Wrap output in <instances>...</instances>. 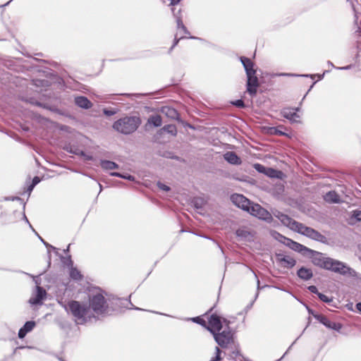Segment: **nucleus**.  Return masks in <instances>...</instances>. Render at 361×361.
Segmentation results:
<instances>
[{
  "label": "nucleus",
  "mask_w": 361,
  "mask_h": 361,
  "mask_svg": "<svg viewBox=\"0 0 361 361\" xmlns=\"http://www.w3.org/2000/svg\"><path fill=\"white\" fill-rule=\"evenodd\" d=\"M310 253L312 254L311 257L312 263L319 267L343 275L348 274L350 271V268L340 261L335 260L330 257H326L323 254L314 250L310 252Z\"/></svg>",
  "instance_id": "nucleus-1"
},
{
  "label": "nucleus",
  "mask_w": 361,
  "mask_h": 361,
  "mask_svg": "<svg viewBox=\"0 0 361 361\" xmlns=\"http://www.w3.org/2000/svg\"><path fill=\"white\" fill-rule=\"evenodd\" d=\"M65 310L70 313L78 324H85L95 316L86 303L77 300H69L64 305Z\"/></svg>",
  "instance_id": "nucleus-2"
},
{
  "label": "nucleus",
  "mask_w": 361,
  "mask_h": 361,
  "mask_svg": "<svg viewBox=\"0 0 361 361\" xmlns=\"http://www.w3.org/2000/svg\"><path fill=\"white\" fill-rule=\"evenodd\" d=\"M140 124V117L126 116L114 122L113 128L122 134L128 135L134 133Z\"/></svg>",
  "instance_id": "nucleus-3"
},
{
  "label": "nucleus",
  "mask_w": 361,
  "mask_h": 361,
  "mask_svg": "<svg viewBox=\"0 0 361 361\" xmlns=\"http://www.w3.org/2000/svg\"><path fill=\"white\" fill-rule=\"evenodd\" d=\"M88 307L94 314H103L107 311L109 305L100 289H97L89 296Z\"/></svg>",
  "instance_id": "nucleus-4"
},
{
  "label": "nucleus",
  "mask_w": 361,
  "mask_h": 361,
  "mask_svg": "<svg viewBox=\"0 0 361 361\" xmlns=\"http://www.w3.org/2000/svg\"><path fill=\"white\" fill-rule=\"evenodd\" d=\"M214 307H211L204 316L207 319V330L211 334L221 331L226 325H230V321L226 318L219 316L216 313L213 312Z\"/></svg>",
  "instance_id": "nucleus-5"
},
{
  "label": "nucleus",
  "mask_w": 361,
  "mask_h": 361,
  "mask_svg": "<svg viewBox=\"0 0 361 361\" xmlns=\"http://www.w3.org/2000/svg\"><path fill=\"white\" fill-rule=\"evenodd\" d=\"M224 329L212 334L215 341L222 348H226L230 344L233 343V332L229 325H226Z\"/></svg>",
  "instance_id": "nucleus-6"
},
{
  "label": "nucleus",
  "mask_w": 361,
  "mask_h": 361,
  "mask_svg": "<svg viewBox=\"0 0 361 361\" xmlns=\"http://www.w3.org/2000/svg\"><path fill=\"white\" fill-rule=\"evenodd\" d=\"M294 231L298 232L303 235H305L312 240H317L322 243H324L326 238L324 235L320 233L319 231L314 230L311 227L306 226L302 223L298 222Z\"/></svg>",
  "instance_id": "nucleus-7"
},
{
  "label": "nucleus",
  "mask_w": 361,
  "mask_h": 361,
  "mask_svg": "<svg viewBox=\"0 0 361 361\" xmlns=\"http://www.w3.org/2000/svg\"><path fill=\"white\" fill-rule=\"evenodd\" d=\"M312 315L317 321L323 324L328 329L338 331L341 329L343 326L341 323L332 322L329 320L328 317H326L325 315L322 314H312Z\"/></svg>",
  "instance_id": "nucleus-8"
},
{
  "label": "nucleus",
  "mask_w": 361,
  "mask_h": 361,
  "mask_svg": "<svg viewBox=\"0 0 361 361\" xmlns=\"http://www.w3.org/2000/svg\"><path fill=\"white\" fill-rule=\"evenodd\" d=\"M233 204L245 211L249 210L251 202L243 195L234 194L231 197Z\"/></svg>",
  "instance_id": "nucleus-9"
},
{
  "label": "nucleus",
  "mask_w": 361,
  "mask_h": 361,
  "mask_svg": "<svg viewBox=\"0 0 361 361\" xmlns=\"http://www.w3.org/2000/svg\"><path fill=\"white\" fill-rule=\"evenodd\" d=\"M247 92L251 95L255 96L257 94V87L259 85V80L256 74L247 75Z\"/></svg>",
  "instance_id": "nucleus-10"
},
{
  "label": "nucleus",
  "mask_w": 361,
  "mask_h": 361,
  "mask_svg": "<svg viewBox=\"0 0 361 361\" xmlns=\"http://www.w3.org/2000/svg\"><path fill=\"white\" fill-rule=\"evenodd\" d=\"M298 108H283L281 110V115L284 118L288 119L292 123L300 122V115L298 114Z\"/></svg>",
  "instance_id": "nucleus-11"
},
{
  "label": "nucleus",
  "mask_w": 361,
  "mask_h": 361,
  "mask_svg": "<svg viewBox=\"0 0 361 361\" xmlns=\"http://www.w3.org/2000/svg\"><path fill=\"white\" fill-rule=\"evenodd\" d=\"M274 216L279 219L284 226L290 228L293 231L295 230L298 224V221H296L289 216L283 214L281 212H277L274 214Z\"/></svg>",
  "instance_id": "nucleus-12"
},
{
  "label": "nucleus",
  "mask_w": 361,
  "mask_h": 361,
  "mask_svg": "<svg viewBox=\"0 0 361 361\" xmlns=\"http://www.w3.org/2000/svg\"><path fill=\"white\" fill-rule=\"evenodd\" d=\"M276 260L281 267L287 269L293 267L296 263L292 257L283 254H277Z\"/></svg>",
  "instance_id": "nucleus-13"
},
{
  "label": "nucleus",
  "mask_w": 361,
  "mask_h": 361,
  "mask_svg": "<svg viewBox=\"0 0 361 361\" xmlns=\"http://www.w3.org/2000/svg\"><path fill=\"white\" fill-rule=\"evenodd\" d=\"M252 215L259 217V219H265L269 214L268 212L262 208L259 204L251 202L249 210H247Z\"/></svg>",
  "instance_id": "nucleus-14"
},
{
  "label": "nucleus",
  "mask_w": 361,
  "mask_h": 361,
  "mask_svg": "<svg viewBox=\"0 0 361 361\" xmlns=\"http://www.w3.org/2000/svg\"><path fill=\"white\" fill-rule=\"evenodd\" d=\"M287 245L292 250L296 251V252H301V253H303V254H305L307 252L310 253V252H312V250L307 248V247L297 243V242H295L290 239H287Z\"/></svg>",
  "instance_id": "nucleus-15"
},
{
  "label": "nucleus",
  "mask_w": 361,
  "mask_h": 361,
  "mask_svg": "<svg viewBox=\"0 0 361 361\" xmlns=\"http://www.w3.org/2000/svg\"><path fill=\"white\" fill-rule=\"evenodd\" d=\"M240 60L245 68L246 75L256 74V70L254 68L255 63L250 59L240 56Z\"/></svg>",
  "instance_id": "nucleus-16"
},
{
  "label": "nucleus",
  "mask_w": 361,
  "mask_h": 361,
  "mask_svg": "<svg viewBox=\"0 0 361 361\" xmlns=\"http://www.w3.org/2000/svg\"><path fill=\"white\" fill-rule=\"evenodd\" d=\"M171 11L173 12V14L174 17L176 18V23H177V28L178 30H180L182 33L185 35H190V32L188 30L187 27L183 24V22L182 20V18L180 16V9L178 11V13H175V9L171 8Z\"/></svg>",
  "instance_id": "nucleus-17"
},
{
  "label": "nucleus",
  "mask_w": 361,
  "mask_h": 361,
  "mask_svg": "<svg viewBox=\"0 0 361 361\" xmlns=\"http://www.w3.org/2000/svg\"><path fill=\"white\" fill-rule=\"evenodd\" d=\"M46 291L45 290L40 287L37 286V293L35 297H32L30 299L29 302L32 305H37L42 302V300L46 296Z\"/></svg>",
  "instance_id": "nucleus-18"
},
{
  "label": "nucleus",
  "mask_w": 361,
  "mask_h": 361,
  "mask_svg": "<svg viewBox=\"0 0 361 361\" xmlns=\"http://www.w3.org/2000/svg\"><path fill=\"white\" fill-rule=\"evenodd\" d=\"M75 103L79 107L85 109H90L92 106V103L86 97L83 96L76 97Z\"/></svg>",
  "instance_id": "nucleus-19"
},
{
  "label": "nucleus",
  "mask_w": 361,
  "mask_h": 361,
  "mask_svg": "<svg viewBox=\"0 0 361 361\" xmlns=\"http://www.w3.org/2000/svg\"><path fill=\"white\" fill-rule=\"evenodd\" d=\"M162 114L171 119H177L179 116V114L177 110L171 106H163L161 109Z\"/></svg>",
  "instance_id": "nucleus-20"
},
{
  "label": "nucleus",
  "mask_w": 361,
  "mask_h": 361,
  "mask_svg": "<svg viewBox=\"0 0 361 361\" xmlns=\"http://www.w3.org/2000/svg\"><path fill=\"white\" fill-rule=\"evenodd\" d=\"M224 159L230 164L239 165L241 164L240 159L234 152H228L224 154Z\"/></svg>",
  "instance_id": "nucleus-21"
},
{
  "label": "nucleus",
  "mask_w": 361,
  "mask_h": 361,
  "mask_svg": "<svg viewBox=\"0 0 361 361\" xmlns=\"http://www.w3.org/2000/svg\"><path fill=\"white\" fill-rule=\"evenodd\" d=\"M297 274L300 279L305 281L310 279L313 276L312 270L305 267H301Z\"/></svg>",
  "instance_id": "nucleus-22"
},
{
  "label": "nucleus",
  "mask_w": 361,
  "mask_h": 361,
  "mask_svg": "<svg viewBox=\"0 0 361 361\" xmlns=\"http://www.w3.org/2000/svg\"><path fill=\"white\" fill-rule=\"evenodd\" d=\"M100 165L102 169L106 170H113L118 168V165L116 163L109 160L101 161Z\"/></svg>",
  "instance_id": "nucleus-23"
},
{
  "label": "nucleus",
  "mask_w": 361,
  "mask_h": 361,
  "mask_svg": "<svg viewBox=\"0 0 361 361\" xmlns=\"http://www.w3.org/2000/svg\"><path fill=\"white\" fill-rule=\"evenodd\" d=\"M147 123L154 126V127H159L162 124V119L159 115L151 116L148 118Z\"/></svg>",
  "instance_id": "nucleus-24"
},
{
  "label": "nucleus",
  "mask_w": 361,
  "mask_h": 361,
  "mask_svg": "<svg viewBox=\"0 0 361 361\" xmlns=\"http://www.w3.org/2000/svg\"><path fill=\"white\" fill-rule=\"evenodd\" d=\"M325 200L330 202H338L340 200L339 195L335 191H329L325 195Z\"/></svg>",
  "instance_id": "nucleus-25"
},
{
  "label": "nucleus",
  "mask_w": 361,
  "mask_h": 361,
  "mask_svg": "<svg viewBox=\"0 0 361 361\" xmlns=\"http://www.w3.org/2000/svg\"><path fill=\"white\" fill-rule=\"evenodd\" d=\"M70 276L71 279L77 281L82 280L83 278L80 271L75 267H71L70 270Z\"/></svg>",
  "instance_id": "nucleus-26"
},
{
  "label": "nucleus",
  "mask_w": 361,
  "mask_h": 361,
  "mask_svg": "<svg viewBox=\"0 0 361 361\" xmlns=\"http://www.w3.org/2000/svg\"><path fill=\"white\" fill-rule=\"evenodd\" d=\"M161 130L166 131L168 133H170V134H171L172 135H174V136L176 135V134H177L176 126L175 125H172V124L166 125V126H164L161 129Z\"/></svg>",
  "instance_id": "nucleus-27"
},
{
  "label": "nucleus",
  "mask_w": 361,
  "mask_h": 361,
  "mask_svg": "<svg viewBox=\"0 0 361 361\" xmlns=\"http://www.w3.org/2000/svg\"><path fill=\"white\" fill-rule=\"evenodd\" d=\"M192 320L201 325L202 326L204 327L206 329H207V322L202 317H196L192 319Z\"/></svg>",
  "instance_id": "nucleus-28"
},
{
  "label": "nucleus",
  "mask_w": 361,
  "mask_h": 361,
  "mask_svg": "<svg viewBox=\"0 0 361 361\" xmlns=\"http://www.w3.org/2000/svg\"><path fill=\"white\" fill-rule=\"evenodd\" d=\"M111 175L112 176H116V177H120V178H124V179H127V180H132L133 181L135 180V178L134 176H131V175H123L120 173H118V172H113V173H111Z\"/></svg>",
  "instance_id": "nucleus-29"
},
{
  "label": "nucleus",
  "mask_w": 361,
  "mask_h": 361,
  "mask_svg": "<svg viewBox=\"0 0 361 361\" xmlns=\"http://www.w3.org/2000/svg\"><path fill=\"white\" fill-rule=\"evenodd\" d=\"M35 322H31V321H29V322H25V324H24V326L22 327L25 332H29L30 331L32 330V329L35 327Z\"/></svg>",
  "instance_id": "nucleus-30"
},
{
  "label": "nucleus",
  "mask_w": 361,
  "mask_h": 361,
  "mask_svg": "<svg viewBox=\"0 0 361 361\" xmlns=\"http://www.w3.org/2000/svg\"><path fill=\"white\" fill-rule=\"evenodd\" d=\"M253 168L259 173L265 174L268 167H266L260 164H255L253 165Z\"/></svg>",
  "instance_id": "nucleus-31"
},
{
  "label": "nucleus",
  "mask_w": 361,
  "mask_h": 361,
  "mask_svg": "<svg viewBox=\"0 0 361 361\" xmlns=\"http://www.w3.org/2000/svg\"><path fill=\"white\" fill-rule=\"evenodd\" d=\"M278 171L277 170H275L272 168H267V171L265 173V175H267V176L269 177H271V178H275V177H277V173H278Z\"/></svg>",
  "instance_id": "nucleus-32"
},
{
  "label": "nucleus",
  "mask_w": 361,
  "mask_h": 361,
  "mask_svg": "<svg viewBox=\"0 0 361 361\" xmlns=\"http://www.w3.org/2000/svg\"><path fill=\"white\" fill-rule=\"evenodd\" d=\"M221 350L219 347H216V356L212 357L210 361H219L221 360Z\"/></svg>",
  "instance_id": "nucleus-33"
},
{
  "label": "nucleus",
  "mask_w": 361,
  "mask_h": 361,
  "mask_svg": "<svg viewBox=\"0 0 361 361\" xmlns=\"http://www.w3.org/2000/svg\"><path fill=\"white\" fill-rule=\"evenodd\" d=\"M318 297L322 302H324L329 303L332 301L331 298H329L327 295L321 293H318Z\"/></svg>",
  "instance_id": "nucleus-34"
},
{
  "label": "nucleus",
  "mask_w": 361,
  "mask_h": 361,
  "mask_svg": "<svg viewBox=\"0 0 361 361\" xmlns=\"http://www.w3.org/2000/svg\"><path fill=\"white\" fill-rule=\"evenodd\" d=\"M231 104L238 108H244L245 107L244 102L242 99L235 100L234 102H232Z\"/></svg>",
  "instance_id": "nucleus-35"
},
{
  "label": "nucleus",
  "mask_w": 361,
  "mask_h": 361,
  "mask_svg": "<svg viewBox=\"0 0 361 361\" xmlns=\"http://www.w3.org/2000/svg\"><path fill=\"white\" fill-rule=\"evenodd\" d=\"M185 36L184 35H181L179 38L178 37V34H176L175 35V37H174V40H173V44L172 45V47H171V50L173 49L178 43V42L181 39H183L185 38Z\"/></svg>",
  "instance_id": "nucleus-36"
},
{
  "label": "nucleus",
  "mask_w": 361,
  "mask_h": 361,
  "mask_svg": "<svg viewBox=\"0 0 361 361\" xmlns=\"http://www.w3.org/2000/svg\"><path fill=\"white\" fill-rule=\"evenodd\" d=\"M157 185H158L159 188H160L162 190H164L166 192L170 190V188L168 185H166L164 183H161L160 182H158Z\"/></svg>",
  "instance_id": "nucleus-37"
},
{
  "label": "nucleus",
  "mask_w": 361,
  "mask_h": 361,
  "mask_svg": "<svg viewBox=\"0 0 361 361\" xmlns=\"http://www.w3.org/2000/svg\"><path fill=\"white\" fill-rule=\"evenodd\" d=\"M308 289L312 293H315L318 295V293H319V292H318V290H317V288L315 286H310L308 287Z\"/></svg>",
  "instance_id": "nucleus-38"
},
{
  "label": "nucleus",
  "mask_w": 361,
  "mask_h": 361,
  "mask_svg": "<svg viewBox=\"0 0 361 361\" xmlns=\"http://www.w3.org/2000/svg\"><path fill=\"white\" fill-rule=\"evenodd\" d=\"M104 114L106 116H111L116 114V111L114 110L104 109Z\"/></svg>",
  "instance_id": "nucleus-39"
},
{
  "label": "nucleus",
  "mask_w": 361,
  "mask_h": 361,
  "mask_svg": "<svg viewBox=\"0 0 361 361\" xmlns=\"http://www.w3.org/2000/svg\"><path fill=\"white\" fill-rule=\"evenodd\" d=\"M353 216L357 220L361 221V211H358V210L355 211Z\"/></svg>",
  "instance_id": "nucleus-40"
},
{
  "label": "nucleus",
  "mask_w": 361,
  "mask_h": 361,
  "mask_svg": "<svg viewBox=\"0 0 361 361\" xmlns=\"http://www.w3.org/2000/svg\"><path fill=\"white\" fill-rule=\"evenodd\" d=\"M26 334H27V332H25L23 328H21L18 331V337L20 338H23Z\"/></svg>",
  "instance_id": "nucleus-41"
},
{
  "label": "nucleus",
  "mask_w": 361,
  "mask_h": 361,
  "mask_svg": "<svg viewBox=\"0 0 361 361\" xmlns=\"http://www.w3.org/2000/svg\"><path fill=\"white\" fill-rule=\"evenodd\" d=\"M40 178L38 176H35L34 177V178L32 179V184L36 185L37 183H39L40 182Z\"/></svg>",
  "instance_id": "nucleus-42"
},
{
  "label": "nucleus",
  "mask_w": 361,
  "mask_h": 361,
  "mask_svg": "<svg viewBox=\"0 0 361 361\" xmlns=\"http://www.w3.org/2000/svg\"><path fill=\"white\" fill-rule=\"evenodd\" d=\"M181 0H171V2H170V6H175L176 4H178Z\"/></svg>",
  "instance_id": "nucleus-43"
},
{
  "label": "nucleus",
  "mask_w": 361,
  "mask_h": 361,
  "mask_svg": "<svg viewBox=\"0 0 361 361\" xmlns=\"http://www.w3.org/2000/svg\"><path fill=\"white\" fill-rule=\"evenodd\" d=\"M356 309L361 312V302H358L356 304Z\"/></svg>",
  "instance_id": "nucleus-44"
},
{
  "label": "nucleus",
  "mask_w": 361,
  "mask_h": 361,
  "mask_svg": "<svg viewBox=\"0 0 361 361\" xmlns=\"http://www.w3.org/2000/svg\"><path fill=\"white\" fill-rule=\"evenodd\" d=\"M35 186V185H33V184L30 185L29 187H28V190L29 191H32Z\"/></svg>",
  "instance_id": "nucleus-45"
},
{
  "label": "nucleus",
  "mask_w": 361,
  "mask_h": 361,
  "mask_svg": "<svg viewBox=\"0 0 361 361\" xmlns=\"http://www.w3.org/2000/svg\"><path fill=\"white\" fill-rule=\"evenodd\" d=\"M276 134H279V135H284L283 133L281 132V131H277L276 132Z\"/></svg>",
  "instance_id": "nucleus-46"
},
{
  "label": "nucleus",
  "mask_w": 361,
  "mask_h": 361,
  "mask_svg": "<svg viewBox=\"0 0 361 361\" xmlns=\"http://www.w3.org/2000/svg\"><path fill=\"white\" fill-rule=\"evenodd\" d=\"M69 247H70V245H68V247L66 250H64L65 252H68L69 251Z\"/></svg>",
  "instance_id": "nucleus-47"
},
{
  "label": "nucleus",
  "mask_w": 361,
  "mask_h": 361,
  "mask_svg": "<svg viewBox=\"0 0 361 361\" xmlns=\"http://www.w3.org/2000/svg\"><path fill=\"white\" fill-rule=\"evenodd\" d=\"M68 260H69L70 263L72 264H73V262H72V260H71V256H69V257H68Z\"/></svg>",
  "instance_id": "nucleus-48"
},
{
  "label": "nucleus",
  "mask_w": 361,
  "mask_h": 361,
  "mask_svg": "<svg viewBox=\"0 0 361 361\" xmlns=\"http://www.w3.org/2000/svg\"><path fill=\"white\" fill-rule=\"evenodd\" d=\"M36 105H37V106H41V104H40L39 102H37V103H36Z\"/></svg>",
  "instance_id": "nucleus-49"
},
{
  "label": "nucleus",
  "mask_w": 361,
  "mask_h": 361,
  "mask_svg": "<svg viewBox=\"0 0 361 361\" xmlns=\"http://www.w3.org/2000/svg\"><path fill=\"white\" fill-rule=\"evenodd\" d=\"M92 159V157H87V159H89V160H91Z\"/></svg>",
  "instance_id": "nucleus-50"
},
{
  "label": "nucleus",
  "mask_w": 361,
  "mask_h": 361,
  "mask_svg": "<svg viewBox=\"0 0 361 361\" xmlns=\"http://www.w3.org/2000/svg\"><path fill=\"white\" fill-rule=\"evenodd\" d=\"M172 8H174V9H176V8H174V7H173ZM175 13H178V11H177V10H175Z\"/></svg>",
  "instance_id": "nucleus-51"
},
{
  "label": "nucleus",
  "mask_w": 361,
  "mask_h": 361,
  "mask_svg": "<svg viewBox=\"0 0 361 361\" xmlns=\"http://www.w3.org/2000/svg\"><path fill=\"white\" fill-rule=\"evenodd\" d=\"M23 348V347H20L19 348ZM18 348H16V350H18Z\"/></svg>",
  "instance_id": "nucleus-52"
}]
</instances>
